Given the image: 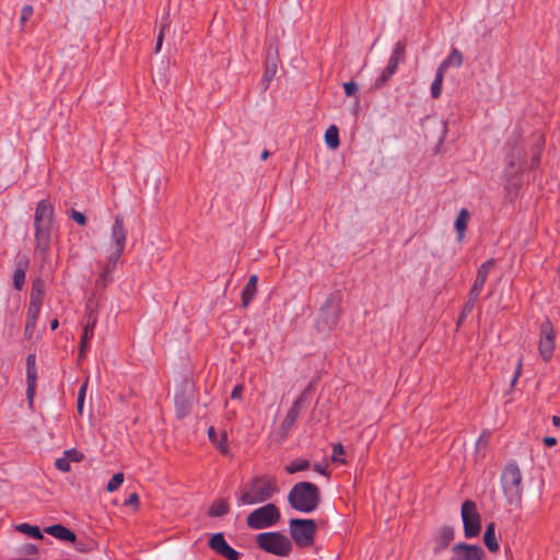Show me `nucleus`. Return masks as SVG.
I'll return each mask as SVG.
<instances>
[{"instance_id":"obj_1","label":"nucleus","mask_w":560,"mask_h":560,"mask_svg":"<svg viewBox=\"0 0 560 560\" xmlns=\"http://www.w3.org/2000/svg\"><path fill=\"white\" fill-rule=\"evenodd\" d=\"M279 491L276 478L268 475L253 477L243 488L238 505H254L269 501Z\"/></svg>"},{"instance_id":"obj_2","label":"nucleus","mask_w":560,"mask_h":560,"mask_svg":"<svg viewBox=\"0 0 560 560\" xmlns=\"http://www.w3.org/2000/svg\"><path fill=\"white\" fill-rule=\"evenodd\" d=\"M322 494L319 488L310 481L296 482L288 493L290 506L302 513H312L320 504Z\"/></svg>"},{"instance_id":"obj_3","label":"nucleus","mask_w":560,"mask_h":560,"mask_svg":"<svg viewBox=\"0 0 560 560\" xmlns=\"http://www.w3.org/2000/svg\"><path fill=\"white\" fill-rule=\"evenodd\" d=\"M54 207L47 199L37 202L34 214L36 249L45 252L50 243L54 221Z\"/></svg>"},{"instance_id":"obj_4","label":"nucleus","mask_w":560,"mask_h":560,"mask_svg":"<svg viewBox=\"0 0 560 560\" xmlns=\"http://www.w3.org/2000/svg\"><path fill=\"white\" fill-rule=\"evenodd\" d=\"M342 298L338 292L330 293L318 311L315 328L319 334H329L337 326L342 314Z\"/></svg>"},{"instance_id":"obj_5","label":"nucleus","mask_w":560,"mask_h":560,"mask_svg":"<svg viewBox=\"0 0 560 560\" xmlns=\"http://www.w3.org/2000/svg\"><path fill=\"white\" fill-rule=\"evenodd\" d=\"M256 544L261 550L278 557H287L293 549L292 541L280 532H264L256 536Z\"/></svg>"},{"instance_id":"obj_6","label":"nucleus","mask_w":560,"mask_h":560,"mask_svg":"<svg viewBox=\"0 0 560 560\" xmlns=\"http://www.w3.org/2000/svg\"><path fill=\"white\" fill-rule=\"evenodd\" d=\"M501 483L504 495L510 503H518L522 498V472L515 462H510L503 468Z\"/></svg>"},{"instance_id":"obj_7","label":"nucleus","mask_w":560,"mask_h":560,"mask_svg":"<svg viewBox=\"0 0 560 560\" xmlns=\"http://www.w3.org/2000/svg\"><path fill=\"white\" fill-rule=\"evenodd\" d=\"M290 535L300 548H306L313 545L317 525L311 518H292L289 523Z\"/></svg>"},{"instance_id":"obj_8","label":"nucleus","mask_w":560,"mask_h":560,"mask_svg":"<svg viewBox=\"0 0 560 560\" xmlns=\"http://www.w3.org/2000/svg\"><path fill=\"white\" fill-rule=\"evenodd\" d=\"M281 517L279 508L273 503H267L252 511L246 518V524L252 529H262L276 525Z\"/></svg>"},{"instance_id":"obj_9","label":"nucleus","mask_w":560,"mask_h":560,"mask_svg":"<svg viewBox=\"0 0 560 560\" xmlns=\"http://www.w3.org/2000/svg\"><path fill=\"white\" fill-rule=\"evenodd\" d=\"M460 515L466 538L479 536L481 532V516L478 512L476 502L466 500L462 504Z\"/></svg>"},{"instance_id":"obj_10","label":"nucleus","mask_w":560,"mask_h":560,"mask_svg":"<svg viewBox=\"0 0 560 560\" xmlns=\"http://www.w3.org/2000/svg\"><path fill=\"white\" fill-rule=\"evenodd\" d=\"M110 242L112 260L119 259L125 250L127 242V231L125 229L124 218L120 214L115 217L114 223L112 225Z\"/></svg>"},{"instance_id":"obj_11","label":"nucleus","mask_w":560,"mask_h":560,"mask_svg":"<svg viewBox=\"0 0 560 560\" xmlns=\"http://www.w3.org/2000/svg\"><path fill=\"white\" fill-rule=\"evenodd\" d=\"M538 348L544 361H549L555 350V331L548 319L540 326V340Z\"/></svg>"},{"instance_id":"obj_12","label":"nucleus","mask_w":560,"mask_h":560,"mask_svg":"<svg viewBox=\"0 0 560 560\" xmlns=\"http://www.w3.org/2000/svg\"><path fill=\"white\" fill-rule=\"evenodd\" d=\"M453 557L451 560H483L485 550L479 545L458 542L452 547Z\"/></svg>"},{"instance_id":"obj_13","label":"nucleus","mask_w":560,"mask_h":560,"mask_svg":"<svg viewBox=\"0 0 560 560\" xmlns=\"http://www.w3.org/2000/svg\"><path fill=\"white\" fill-rule=\"evenodd\" d=\"M209 548L225 558L226 560H240L241 553L233 549L225 540L223 533H215L211 536Z\"/></svg>"},{"instance_id":"obj_14","label":"nucleus","mask_w":560,"mask_h":560,"mask_svg":"<svg viewBox=\"0 0 560 560\" xmlns=\"http://www.w3.org/2000/svg\"><path fill=\"white\" fill-rule=\"evenodd\" d=\"M278 49L273 45H269L266 52V67L261 79L264 90H267L270 82L273 80L278 68Z\"/></svg>"},{"instance_id":"obj_15","label":"nucleus","mask_w":560,"mask_h":560,"mask_svg":"<svg viewBox=\"0 0 560 560\" xmlns=\"http://www.w3.org/2000/svg\"><path fill=\"white\" fill-rule=\"evenodd\" d=\"M36 355L34 353H30L26 358V397L31 405L33 404V399L36 392Z\"/></svg>"},{"instance_id":"obj_16","label":"nucleus","mask_w":560,"mask_h":560,"mask_svg":"<svg viewBox=\"0 0 560 560\" xmlns=\"http://www.w3.org/2000/svg\"><path fill=\"white\" fill-rule=\"evenodd\" d=\"M30 265V260L25 255H18L15 258V268L13 272V287L20 291L25 282V275Z\"/></svg>"},{"instance_id":"obj_17","label":"nucleus","mask_w":560,"mask_h":560,"mask_svg":"<svg viewBox=\"0 0 560 560\" xmlns=\"http://www.w3.org/2000/svg\"><path fill=\"white\" fill-rule=\"evenodd\" d=\"M455 530L452 526H442L436 536H435V547L433 552L435 555L440 553L442 550L446 549L452 540L454 539Z\"/></svg>"},{"instance_id":"obj_18","label":"nucleus","mask_w":560,"mask_h":560,"mask_svg":"<svg viewBox=\"0 0 560 560\" xmlns=\"http://www.w3.org/2000/svg\"><path fill=\"white\" fill-rule=\"evenodd\" d=\"M44 532L61 541L75 542V533L61 524L50 525L46 527Z\"/></svg>"},{"instance_id":"obj_19","label":"nucleus","mask_w":560,"mask_h":560,"mask_svg":"<svg viewBox=\"0 0 560 560\" xmlns=\"http://www.w3.org/2000/svg\"><path fill=\"white\" fill-rule=\"evenodd\" d=\"M119 259L112 260V254H109L106 265L103 268L102 272L100 273L98 278L96 279V287L97 288H106L109 283L113 282V271L116 268V265Z\"/></svg>"},{"instance_id":"obj_20","label":"nucleus","mask_w":560,"mask_h":560,"mask_svg":"<svg viewBox=\"0 0 560 560\" xmlns=\"http://www.w3.org/2000/svg\"><path fill=\"white\" fill-rule=\"evenodd\" d=\"M463 54L457 48H452L450 55L439 65L438 70L445 73L448 68H460L463 65Z\"/></svg>"},{"instance_id":"obj_21","label":"nucleus","mask_w":560,"mask_h":560,"mask_svg":"<svg viewBox=\"0 0 560 560\" xmlns=\"http://www.w3.org/2000/svg\"><path fill=\"white\" fill-rule=\"evenodd\" d=\"M258 276L252 275L242 290V306L246 308L257 293Z\"/></svg>"},{"instance_id":"obj_22","label":"nucleus","mask_w":560,"mask_h":560,"mask_svg":"<svg viewBox=\"0 0 560 560\" xmlns=\"http://www.w3.org/2000/svg\"><path fill=\"white\" fill-rule=\"evenodd\" d=\"M469 218H470V212L466 208H463L459 210L458 215L454 223L455 231H456V238H457L458 243H462L465 237Z\"/></svg>"},{"instance_id":"obj_23","label":"nucleus","mask_w":560,"mask_h":560,"mask_svg":"<svg viewBox=\"0 0 560 560\" xmlns=\"http://www.w3.org/2000/svg\"><path fill=\"white\" fill-rule=\"evenodd\" d=\"M406 58V43L404 40H398L392 51V55L388 59L386 66H389L397 70L398 65L405 61Z\"/></svg>"},{"instance_id":"obj_24","label":"nucleus","mask_w":560,"mask_h":560,"mask_svg":"<svg viewBox=\"0 0 560 560\" xmlns=\"http://www.w3.org/2000/svg\"><path fill=\"white\" fill-rule=\"evenodd\" d=\"M97 323V315L90 304L86 305V320L83 327L82 336L84 339H92L94 336V328Z\"/></svg>"},{"instance_id":"obj_25","label":"nucleus","mask_w":560,"mask_h":560,"mask_svg":"<svg viewBox=\"0 0 560 560\" xmlns=\"http://www.w3.org/2000/svg\"><path fill=\"white\" fill-rule=\"evenodd\" d=\"M494 266L493 259H488L487 261L482 262L481 266L478 268L476 279L472 283V285L482 289L485 287V283L487 282L488 276L492 267Z\"/></svg>"},{"instance_id":"obj_26","label":"nucleus","mask_w":560,"mask_h":560,"mask_svg":"<svg viewBox=\"0 0 560 560\" xmlns=\"http://www.w3.org/2000/svg\"><path fill=\"white\" fill-rule=\"evenodd\" d=\"M208 436L211 443H213L223 455H229L230 448L228 445V436L225 433H222L220 436H218L214 428L210 427L208 429Z\"/></svg>"},{"instance_id":"obj_27","label":"nucleus","mask_w":560,"mask_h":560,"mask_svg":"<svg viewBox=\"0 0 560 560\" xmlns=\"http://www.w3.org/2000/svg\"><path fill=\"white\" fill-rule=\"evenodd\" d=\"M44 295H45L44 282L40 279H36L32 284V291H31L28 305H35V306L42 307V304L44 301Z\"/></svg>"},{"instance_id":"obj_28","label":"nucleus","mask_w":560,"mask_h":560,"mask_svg":"<svg viewBox=\"0 0 560 560\" xmlns=\"http://www.w3.org/2000/svg\"><path fill=\"white\" fill-rule=\"evenodd\" d=\"M524 160V151L522 148H520L517 145V143L515 142L510 151L508 152L506 156H505V161H506V164H508V167L510 170H514L516 167V165L522 161Z\"/></svg>"},{"instance_id":"obj_29","label":"nucleus","mask_w":560,"mask_h":560,"mask_svg":"<svg viewBox=\"0 0 560 560\" xmlns=\"http://www.w3.org/2000/svg\"><path fill=\"white\" fill-rule=\"evenodd\" d=\"M483 541L486 547L491 552H495L499 550V542L495 537V526L494 523H489L486 527L485 534H483Z\"/></svg>"},{"instance_id":"obj_30","label":"nucleus","mask_w":560,"mask_h":560,"mask_svg":"<svg viewBox=\"0 0 560 560\" xmlns=\"http://www.w3.org/2000/svg\"><path fill=\"white\" fill-rule=\"evenodd\" d=\"M300 412H301V410L295 408L294 406H291V408L288 410V412L280 425L281 431L284 434H288L293 429Z\"/></svg>"},{"instance_id":"obj_31","label":"nucleus","mask_w":560,"mask_h":560,"mask_svg":"<svg viewBox=\"0 0 560 560\" xmlns=\"http://www.w3.org/2000/svg\"><path fill=\"white\" fill-rule=\"evenodd\" d=\"M230 505L225 500H215L209 508L208 514L212 517L224 516L229 513Z\"/></svg>"},{"instance_id":"obj_32","label":"nucleus","mask_w":560,"mask_h":560,"mask_svg":"<svg viewBox=\"0 0 560 560\" xmlns=\"http://www.w3.org/2000/svg\"><path fill=\"white\" fill-rule=\"evenodd\" d=\"M40 306L28 305L25 323V331H33L40 313Z\"/></svg>"},{"instance_id":"obj_33","label":"nucleus","mask_w":560,"mask_h":560,"mask_svg":"<svg viewBox=\"0 0 560 560\" xmlns=\"http://www.w3.org/2000/svg\"><path fill=\"white\" fill-rule=\"evenodd\" d=\"M311 467V463L307 459L296 458L293 459L289 465L285 466L284 470L289 475H293L295 472L305 471Z\"/></svg>"},{"instance_id":"obj_34","label":"nucleus","mask_w":560,"mask_h":560,"mask_svg":"<svg viewBox=\"0 0 560 560\" xmlns=\"http://www.w3.org/2000/svg\"><path fill=\"white\" fill-rule=\"evenodd\" d=\"M325 142L330 149H337L340 144L339 130L335 125H330L325 132Z\"/></svg>"},{"instance_id":"obj_35","label":"nucleus","mask_w":560,"mask_h":560,"mask_svg":"<svg viewBox=\"0 0 560 560\" xmlns=\"http://www.w3.org/2000/svg\"><path fill=\"white\" fill-rule=\"evenodd\" d=\"M15 529L20 533L26 534L34 539H43V533L38 526L31 525L28 523H21L15 526Z\"/></svg>"},{"instance_id":"obj_36","label":"nucleus","mask_w":560,"mask_h":560,"mask_svg":"<svg viewBox=\"0 0 560 560\" xmlns=\"http://www.w3.org/2000/svg\"><path fill=\"white\" fill-rule=\"evenodd\" d=\"M175 406H176V415L179 419L185 418L190 411L189 402L186 400V398L183 394L175 395Z\"/></svg>"},{"instance_id":"obj_37","label":"nucleus","mask_w":560,"mask_h":560,"mask_svg":"<svg viewBox=\"0 0 560 560\" xmlns=\"http://www.w3.org/2000/svg\"><path fill=\"white\" fill-rule=\"evenodd\" d=\"M73 544H74L75 550H78L79 552H82V553L91 552L97 548V542L93 538H88V537L84 539H80V540L75 539V542H73Z\"/></svg>"},{"instance_id":"obj_38","label":"nucleus","mask_w":560,"mask_h":560,"mask_svg":"<svg viewBox=\"0 0 560 560\" xmlns=\"http://www.w3.org/2000/svg\"><path fill=\"white\" fill-rule=\"evenodd\" d=\"M396 69L389 67V66H386L384 68V70L382 71V73L375 79L374 83H373V88L374 89H381L382 86H384L389 80L390 78L396 73Z\"/></svg>"},{"instance_id":"obj_39","label":"nucleus","mask_w":560,"mask_h":560,"mask_svg":"<svg viewBox=\"0 0 560 560\" xmlns=\"http://www.w3.org/2000/svg\"><path fill=\"white\" fill-rule=\"evenodd\" d=\"M444 74L442 71L438 70L436 69V72H435V78L433 80V82L431 83V96L433 98H439L442 94V84H443V79H444Z\"/></svg>"},{"instance_id":"obj_40","label":"nucleus","mask_w":560,"mask_h":560,"mask_svg":"<svg viewBox=\"0 0 560 560\" xmlns=\"http://www.w3.org/2000/svg\"><path fill=\"white\" fill-rule=\"evenodd\" d=\"M544 147V138L542 136L538 137V143L535 147L532 160H530V167L535 168L539 165L540 159H541V152Z\"/></svg>"},{"instance_id":"obj_41","label":"nucleus","mask_w":560,"mask_h":560,"mask_svg":"<svg viewBox=\"0 0 560 560\" xmlns=\"http://www.w3.org/2000/svg\"><path fill=\"white\" fill-rule=\"evenodd\" d=\"M124 479L125 478H124V474L122 472H116L110 478V480L107 482L106 490L108 492L116 491L121 486V483L124 482Z\"/></svg>"},{"instance_id":"obj_42","label":"nucleus","mask_w":560,"mask_h":560,"mask_svg":"<svg viewBox=\"0 0 560 560\" xmlns=\"http://www.w3.org/2000/svg\"><path fill=\"white\" fill-rule=\"evenodd\" d=\"M310 399V390L305 388L301 395L293 401L292 406L302 410Z\"/></svg>"},{"instance_id":"obj_43","label":"nucleus","mask_w":560,"mask_h":560,"mask_svg":"<svg viewBox=\"0 0 560 560\" xmlns=\"http://www.w3.org/2000/svg\"><path fill=\"white\" fill-rule=\"evenodd\" d=\"M34 9L31 4H25L21 11L20 23L23 26L33 15Z\"/></svg>"},{"instance_id":"obj_44","label":"nucleus","mask_w":560,"mask_h":560,"mask_svg":"<svg viewBox=\"0 0 560 560\" xmlns=\"http://www.w3.org/2000/svg\"><path fill=\"white\" fill-rule=\"evenodd\" d=\"M88 383H83L79 389L78 398H77V406L78 411L81 413L83 406H84V399H85V393H86Z\"/></svg>"},{"instance_id":"obj_45","label":"nucleus","mask_w":560,"mask_h":560,"mask_svg":"<svg viewBox=\"0 0 560 560\" xmlns=\"http://www.w3.org/2000/svg\"><path fill=\"white\" fill-rule=\"evenodd\" d=\"M475 307V304L474 303H470V302H467L464 304L463 306V310L459 314V317H458V325H460L466 318L467 316L472 312Z\"/></svg>"},{"instance_id":"obj_46","label":"nucleus","mask_w":560,"mask_h":560,"mask_svg":"<svg viewBox=\"0 0 560 560\" xmlns=\"http://www.w3.org/2000/svg\"><path fill=\"white\" fill-rule=\"evenodd\" d=\"M63 456L69 457L70 463H79L83 459V454L74 448L65 451Z\"/></svg>"},{"instance_id":"obj_47","label":"nucleus","mask_w":560,"mask_h":560,"mask_svg":"<svg viewBox=\"0 0 560 560\" xmlns=\"http://www.w3.org/2000/svg\"><path fill=\"white\" fill-rule=\"evenodd\" d=\"M55 466L57 469L63 472L70 471V462L69 457L62 456L56 459Z\"/></svg>"},{"instance_id":"obj_48","label":"nucleus","mask_w":560,"mask_h":560,"mask_svg":"<svg viewBox=\"0 0 560 560\" xmlns=\"http://www.w3.org/2000/svg\"><path fill=\"white\" fill-rule=\"evenodd\" d=\"M343 90L347 96H352L358 92L359 86L354 81H349L343 83Z\"/></svg>"},{"instance_id":"obj_49","label":"nucleus","mask_w":560,"mask_h":560,"mask_svg":"<svg viewBox=\"0 0 560 560\" xmlns=\"http://www.w3.org/2000/svg\"><path fill=\"white\" fill-rule=\"evenodd\" d=\"M481 291H482V289L471 285V288L468 292L467 302L475 304L477 302V300L479 299Z\"/></svg>"},{"instance_id":"obj_50","label":"nucleus","mask_w":560,"mask_h":560,"mask_svg":"<svg viewBox=\"0 0 560 560\" xmlns=\"http://www.w3.org/2000/svg\"><path fill=\"white\" fill-rule=\"evenodd\" d=\"M71 219L75 221L79 225H85L86 223V217L75 210H71Z\"/></svg>"},{"instance_id":"obj_51","label":"nucleus","mask_w":560,"mask_h":560,"mask_svg":"<svg viewBox=\"0 0 560 560\" xmlns=\"http://www.w3.org/2000/svg\"><path fill=\"white\" fill-rule=\"evenodd\" d=\"M92 339H84V336H81L80 340V353L79 357L82 358L84 355V352L89 349L90 341Z\"/></svg>"},{"instance_id":"obj_52","label":"nucleus","mask_w":560,"mask_h":560,"mask_svg":"<svg viewBox=\"0 0 560 560\" xmlns=\"http://www.w3.org/2000/svg\"><path fill=\"white\" fill-rule=\"evenodd\" d=\"M243 389H244L243 385H242V384H237V385L233 388V390H232V393H231V398H232V399H240V398L242 397Z\"/></svg>"},{"instance_id":"obj_53","label":"nucleus","mask_w":560,"mask_h":560,"mask_svg":"<svg viewBox=\"0 0 560 560\" xmlns=\"http://www.w3.org/2000/svg\"><path fill=\"white\" fill-rule=\"evenodd\" d=\"M489 433L483 432L477 440V447H486L488 445Z\"/></svg>"},{"instance_id":"obj_54","label":"nucleus","mask_w":560,"mask_h":560,"mask_svg":"<svg viewBox=\"0 0 560 560\" xmlns=\"http://www.w3.org/2000/svg\"><path fill=\"white\" fill-rule=\"evenodd\" d=\"M139 504V495L136 492H132L129 498L125 501V505H138Z\"/></svg>"},{"instance_id":"obj_55","label":"nucleus","mask_w":560,"mask_h":560,"mask_svg":"<svg viewBox=\"0 0 560 560\" xmlns=\"http://www.w3.org/2000/svg\"><path fill=\"white\" fill-rule=\"evenodd\" d=\"M343 447L341 444L334 445L332 448V459L338 460V457L343 454Z\"/></svg>"},{"instance_id":"obj_56","label":"nucleus","mask_w":560,"mask_h":560,"mask_svg":"<svg viewBox=\"0 0 560 560\" xmlns=\"http://www.w3.org/2000/svg\"><path fill=\"white\" fill-rule=\"evenodd\" d=\"M164 28H165V25H163L160 30V33H159V36L156 39L155 52H158L161 49V46L163 43V37H164Z\"/></svg>"},{"instance_id":"obj_57","label":"nucleus","mask_w":560,"mask_h":560,"mask_svg":"<svg viewBox=\"0 0 560 560\" xmlns=\"http://www.w3.org/2000/svg\"><path fill=\"white\" fill-rule=\"evenodd\" d=\"M521 371H522V361L520 360V361L517 362V366H516V370H515L514 376H513V378H512V381H511V385H512V386H514V385H515V383H516L517 378H518V377H520V375H521Z\"/></svg>"},{"instance_id":"obj_58","label":"nucleus","mask_w":560,"mask_h":560,"mask_svg":"<svg viewBox=\"0 0 560 560\" xmlns=\"http://www.w3.org/2000/svg\"><path fill=\"white\" fill-rule=\"evenodd\" d=\"M542 442L546 446L549 447L555 446L557 444V440L553 436H546Z\"/></svg>"},{"instance_id":"obj_59","label":"nucleus","mask_w":560,"mask_h":560,"mask_svg":"<svg viewBox=\"0 0 560 560\" xmlns=\"http://www.w3.org/2000/svg\"><path fill=\"white\" fill-rule=\"evenodd\" d=\"M36 552H37V547H36L35 545H33V544H27V545L25 546V553H27V555H34V553H36Z\"/></svg>"},{"instance_id":"obj_60","label":"nucleus","mask_w":560,"mask_h":560,"mask_svg":"<svg viewBox=\"0 0 560 560\" xmlns=\"http://www.w3.org/2000/svg\"><path fill=\"white\" fill-rule=\"evenodd\" d=\"M314 470L319 472L320 475H326V468H323L320 465H315Z\"/></svg>"},{"instance_id":"obj_61","label":"nucleus","mask_w":560,"mask_h":560,"mask_svg":"<svg viewBox=\"0 0 560 560\" xmlns=\"http://www.w3.org/2000/svg\"><path fill=\"white\" fill-rule=\"evenodd\" d=\"M58 325H59L58 319H54V320H51V322H50V329H51V330L57 329V328H58Z\"/></svg>"},{"instance_id":"obj_62","label":"nucleus","mask_w":560,"mask_h":560,"mask_svg":"<svg viewBox=\"0 0 560 560\" xmlns=\"http://www.w3.org/2000/svg\"><path fill=\"white\" fill-rule=\"evenodd\" d=\"M268 156H269V151H268V150H264V151L261 152L260 159H261V160H266Z\"/></svg>"}]
</instances>
